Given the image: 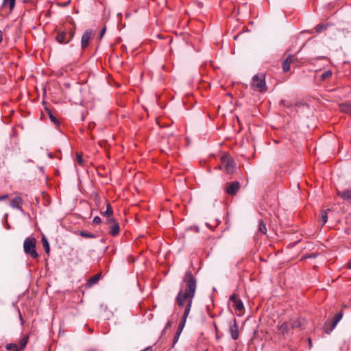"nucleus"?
Instances as JSON below:
<instances>
[{
  "instance_id": "obj_1",
  "label": "nucleus",
  "mask_w": 351,
  "mask_h": 351,
  "mask_svg": "<svg viewBox=\"0 0 351 351\" xmlns=\"http://www.w3.org/2000/svg\"><path fill=\"white\" fill-rule=\"evenodd\" d=\"M183 282L186 283V287L184 291L180 290L178 293L176 302L179 306H182L186 302V306L181 319V322L186 323L191 311L193 298L195 296L197 281L191 271L188 270L184 274Z\"/></svg>"
},
{
  "instance_id": "obj_2",
  "label": "nucleus",
  "mask_w": 351,
  "mask_h": 351,
  "mask_svg": "<svg viewBox=\"0 0 351 351\" xmlns=\"http://www.w3.org/2000/svg\"><path fill=\"white\" fill-rule=\"evenodd\" d=\"M251 87L258 92L266 91L265 75L264 73H259L253 76L251 82Z\"/></svg>"
},
{
  "instance_id": "obj_3",
  "label": "nucleus",
  "mask_w": 351,
  "mask_h": 351,
  "mask_svg": "<svg viewBox=\"0 0 351 351\" xmlns=\"http://www.w3.org/2000/svg\"><path fill=\"white\" fill-rule=\"evenodd\" d=\"M36 240L34 237H27L23 243V249L26 254L30 256L33 258H37L38 254L36 250Z\"/></svg>"
},
{
  "instance_id": "obj_4",
  "label": "nucleus",
  "mask_w": 351,
  "mask_h": 351,
  "mask_svg": "<svg viewBox=\"0 0 351 351\" xmlns=\"http://www.w3.org/2000/svg\"><path fill=\"white\" fill-rule=\"evenodd\" d=\"M221 160L222 166L219 165L218 168L220 169L223 168L228 174L232 173L235 169V164L232 158L229 155H225L221 157Z\"/></svg>"
},
{
  "instance_id": "obj_5",
  "label": "nucleus",
  "mask_w": 351,
  "mask_h": 351,
  "mask_svg": "<svg viewBox=\"0 0 351 351\" xmlns=\"http://www.w3.org/2000/svg\"><path fill=\"white\" fill-rule=\"evenodd\" d=\"M23 204V199L20 196H16L13 198L10 202V206L14 208L20 210L21 213H23L24 210L21 207V205Z\"/></svg>"
},
{
  "instance_id": "obj_6",
  "label": "nucleus",
  "mask_w": 351,
  "mask_h": 351,
  "mask_svg": "<svg viewBox=\"0 0 351 351\" xmlns=\"http://www.w3.org/2000/svg\"><path fill=\"white\" fill-rule=\"evenodd\" d=\"M92 36V31L87 29L82 34L81 38V47L82 49H86L89 43V41Z\"/></svg>"
},
{
  "instance_id": "obj_7",
  "label": "nucleus",
  "mask_w": 351,
  "mask_h": 351,
  "mask_svg": "<svg viewBox=\"0 0 351 351\" xmlns=\"http://www.w3.org/2000/svg\"><path fill=\"white\" fill-rule=\"evenodd\" d=\"M56 40L60 44H68L71 42V38H68V34L64 31L58 32Z\"/></svg>"
},
{
  "instance_id": "obj_8",
  "label": "nucleus",
  "mask_w": 351,
  "mask_h": 351,
  "mask_svg": "<svg viewBox=\"0 0 351 351\" xmlns=\"http://www.w3.org/2000/svg\"><path fill=\"white\" fill-rule=\"evenodd\" d=\"M240 188V183L239 182H233L226 187V192L229 195H235L237 192V191Z\"/></svg>"
},
{
  "instance_id": "obj_9",
  "label": "nucleus",
  "mask_w": 351,
  "mask_h": 351,
  "mask_svg": "<svg viewBox=\"0 0 351 351\" xmlns=\"http://www.w3.org/2000/svg\"><path fill=\"white\" fill-rule=\"evenodd\" d=\"M295 58L289 55L287 58L283 61L282 66L284 72H287L290 70V64L293 63L295 60Z\"/></svg>"
},
{
  "instance_id": "obj_10",
  "label": "nucleus",
  "mask_w": 351,
  "mask_h": 351,
  "mask_svg": "<svg viewBox=\"0 0 351 351\" xmlns=\"http://www.w3.org/2000/svg\"><path fill=\"white\" fill-rule=\"evenodd\" d=\"M343 317V313L342 311H340L338 313H337L334 317V319L332 321V326L331 328H330L329 330H327V328H326V326L328 324V323H326L325 324V328H326V331L327 333H329L330 332H331L335 328V326H337V323Z\"/></svg>"
},
{
  "instance_id": "obj_11",
  "label": "nucleus",
  "mask_w": 351,
  "mask_h": 351,
  "mask_svg": "<svg viewBox=\"0 0 351 351\" xmlns=\"http://www.w3.org/2000/svg\"><path fill=\"white\" fill-rule=\"evenodd\" d=\"M230 332L234 340H237L239 338L238 326L235 320L233 322V324L230 326Z\"/></svg>"
},
{
  "instance_id": "obj_12",
  "label": "nucleus",
  "mask_w": 351,
  "mask_h": 351,
  "mask_svg": "<svg viewBox=\"0 0 351 351\" xmlns=\"http://www.w3.org/2000/svg\"><path fill=\"white\" fill-rule=\"evenodd\" d=\"M185 324H186V323L180 321L178 328L177 329V331H176L174 338H173V346H174V345L178 342L179 337L185 326Z\"/></svg>"
},
{
  "instance_id": "obj_13",
  "label": "nucleus",
  "mask_w": 351,
  "mask_h": 351,
  "mask_svg": "<svg viewBox=\"0 0 351 351\" xmlns=\"http://www.w3.org/2000/svg\"><path fill=\"white\" fill-rule=\"evenodd\" d=\"M338 195L345 201H351V189L338 191Z\"/></svg>"
},
{
  "instance_id": "obj_14",
  "label": "nucleus",
  "mask_w": 351,
  "mask_h": 351,
  "mask_svg": "<svg viewBox=\"0 0 351 351\" xmlns=\"http://www.w3.org/2000/svg\"><path fill=\"white\" fill-rule=\"evenodd\" d=\"M290 323H291V328H293V329L298 328H300L303 325L304 319H302L300 317H297L295 319H291Z\"/></svg>"
},
{
  "instance_id": "obj_15",
  "label": "nucleus",
  "mask_w": 351,
  "mask_h": 351,
  "mask_svg": "<svg viewBox=\"0 0 351 351\" xmlns=\"http://www.w3.org/2000/svg\"><path fill=\"white\" fill-rule=\"evenodd\" d=\"M108 228H109V233L112 236H116L119 233L120 227L117 222H115L112 225L110 226Z\"/></svg>"
},
{
  "instance_id": "obj_16",
  "label": "nucleus",
  "mask_w": 351,
  "mask_h": 351,
  "mask_svg": "<svg viewBox=\"0 0 351 351\" xmlns=\"http://www.w3.org/2000/svg\"><path fill=\"white\" fill-rule=\"evenodd\" d=\"M290 328H291L290 322H284L280 326L279 330L280 332L284 334L287 333L290 330Z\"/></svg>"
},
{
  "instance_id": "obj_17",
  "label": "nucleus",
  "mask_w": 351,
  "mask_h": 351,
  "mask_svg": "<svg viewBox=\"0 0 351 351\" xmlns=\"http://www.w3.org/2000/svg\"><path fill=\"white\" fill-rule=\"evenodd\" d=\"M16 0H3V7H9L10 10H12L15 5Z\"/></svg>"
},
{
  "instance_id": "obj_18",
  "label": "nucleus",
  "mask_w": 351,
  "mask_h": 351,
  "mask_svg": "<svg viewBox=\"0 0 351 351\" xmlns=\"http://www.w3.org/2000/svg\"><path fill=\"white\" fill-rule=\"evenodd\" d=\"M233 305H234L235 310L239 311H242L244 308L243 304L240 299L234 301V302L233 303Z\"/></svg>"
},
{
  "instance_id": "obj_19",
  "label": "nucleus",
  "mask_w": 351,
  "mask_h": 351,
  "mask_svg": "<svg viewBox=\"0 0 351 351\" xmlns=\"http://www.w3.org/2000/svg\"><path fill=\"white\" fill-rule=\"evenodd\" d=\"M42 243H43V247L45 248V252L47 254H49L50 252V246H49L48 240L47 239V238L45 237H43Z\"/></svg>"
},
{
  "instance_id": "obj_20",
  "label": "nucleus",
  "mask_w": 351,
  "mask_h": 351,
  "mask_svg": "<svg viewBox=\"0 0 351 351\" xmlns=\"http://www.w3.org/2000/svg\"><path fill=\"white\" fill-rule=\"evenodd\" d=\"M112 213L113 211L109 204L107 206L106 210L101 212V214L106 217L112 216Z\"/></svg>"
},
{
  "instance_id": "obj_21",
  "label": "nucleus",
  "mask_w": 351,
  "mask_h": 351,
  "mask_svg": "<svg viewBox=\"0 0 351 351\" xmlns=\"http://www.w3.org/2000/svg\"><path fill=\"white\" fill-rule=\"evenodd\" d=\"M27 341H28V337L27 336L23 337L20 340L19 345H20V349L21 350H23L26 346V345L27 343Z\"/></svg>"
},
{
  "instance_id": "obj_22",
  "label": "nucleus",
  "mask_w": 351,
  "mask_h": 351,
  "mask_svg": "<svg viewBox=\"0 0 351 351\" xmlns=\"http://www.w3.org/2000/svg\"><path fill=\"white\" fill-rule=\"evenodd\" d=\"M6 349L10 351H19L18 345L16 343H9L5 346Z\"/></svg>"
},
{
  "instance_id": "obj_23",
  "label": "nucleus",
  "mask_w": 351,
  "mask_h": 351,
  "mask_svg": "<svg viewBox=\"0 0 351 351\" xmlns=\"http://www.w3.org/2000/svg\"><path fill=\"white\" fill-rule=\"evenodd\" d=\"M327 26H328V25L318 24L315 27V31L317 33H321L327 29Z\"/></svg>"
},
{
  "instance_id": "obj_24",
  "label": "nucleus",
  "mask_w": 351,
  "mask_h": 351,
  "mask_svg": "<svg viewBox=\"0 0 351 351\" xmlns=\"http://www.w3.org/2000/svg\"><path fill=\"white\" fill-rule=\"evenodd\" d=\"M332 75V71L330 70H326V71H324L322 75H321V79L322 80H324L327 78H329L330 77H331Z\"/></svg>"
},
{
  "instance_id": "obj_25",
  "label": "nucleus",
  "mask_w": 351,
  "mask_h": 351,
  "mask_svg": "<svg viewBox=\"0 0 351 351\" xmlns=\"http://www.w3.org/2000/svg\"><path fill=\"white\" fill-rule=\"evenodd\" d=\"M258 230L260 232H261L263 234H265L267 232V228H266L265 224L263 223V221L262 220H261L259 221Z\"/></svg>"
},
{
  "instance_id": "obj_26",
  "label": "nucleus",
  "mask_w": 351,
  "mask_h": 351,
  "mask_svg": "<svg viewBox=\"0 0 351 351\" xmlns=\"http://www.w3.org/2000/svg\"><path fill=\"white\" fill-rule=\"evenodd\" d=\"M79 234L80 236L83 237L88 238V239H91V238H95V235L94 234L86 232H84V231H80Z\"/></svg>"
},
{
  "instance_id": "obj_27",
  "label": "nucleus",
  "mask_w": 351,
  "mask_h": 351,
  "mask_svg": "<svg viewBox=\"0 0 351 351\" xmlns=\"http://www.w3.org/2000/svg\"><path fill=\"white\" fill-rule=\"evenodd\" d=\"M99 279V276L95 275L88 280V284L90 285H95L98 282Z\"/></svg>"
},
{
  "instance_id": "obj_28",
  "label": "nucleus",
  "mask_w": 351,
  "mask_h": 351,
  "mask_svg": "<svg viewBox=\"0 0 351 351\" xmlns=\"http://www.w3.org/2000/svg\"><path fill=\"white\" fill-rule=\"evenodd\" d=\"M322 226L327 222L328 215H327L326 210H324L322 212Z\"/></svg>"
},
{
  "instance_id": "obj_29",
  "label": "nucleus",
  "mask_w": 351,
  "mask_h": 351,
  "mask_svg": "<svg viewBox=\"0 0 351 351\" xmlns=\"http://www.w3.org/2000/svg\"><path fill=\"white\" fill-rule=\"evenodd\" d=\"M76 160L80 165L82 166L84 165V160L81 154H77Z\"/></svg>"
},
{
  "instance_id": "obj_30",
  "label": "nucleus",
  "mask_w": 351,
  "mask_h": 351,
  "mask_svg": "<svg viewBox=\"0 0 351 351\" xmlns=\"http://www.w3.org/2000/svg\"><path fill=\"white\" fill-rule=\"evenodd\" d=\"M116 221L114 220V217L112 216H110L109 217H106V223L108 225V227L113 223H114Z\"/></svg>"
},
{
  "instance_id": "obj_31",
  "label": "nucleus",
  "mask_w": 351,
  "mask_h": 351,
  "mask_svg": "<svg viewBox=\"0 0 351 351\" xmlns=\"http://www.w3.org/2000/svg\"><path fill=\"white\" fill-rule=\"evenodd\" d=\"M49 119H50L51 121L54 123L55 124H56V125L59 124V121H58L56 117L53 114H52L51 112L49 113Z\"/></svg>"
},
{
  "instance_id": "obj_32",
  "label": "nucleus",
  "mask_w": 351,
  "mask_h": 351,
  "mask_svg": "<svg viewBox=\"0 0 351 351\" xmlns=\"http://www.w3.org/2000/svg\"><path fill=\"white\" fill-rule=\"evenodd\" d=\"M93 223L94 224H99L101 223V219L99 217L96 216L93 218Z\"/></svg>"
},
{
  "instance_id": "obj_33",
  "label": "nucleus",
  "mask_w": 351,
  "mask_h": 351,
  "mask_svg": "<svg viewBox=\"0 0 351 351\" xmlns=\"http://www.w3.org/2000/svg\"><path fill=\"white\" fill-rule=\"evenodd\" d=\"M172 326V322L171 321H168L167 323L166 324V326L162 331V333L165 332V330L168 329L169 328L171 327Z\"/></svg>"
},
{
  "instance_id": "obj_34",
  "label": "nucleus",
  "mask_w": 351,
  "mask_h": 351,
  "mask_svg": "<svg viewBox=\"0 0 351 351\" xmlns=\"http://www.w3.org/2000/svg\"><path fill=\"white\" fill-rule=\"evenodd\" d=\"M238 300H239V298H237V296L236 294H232L230 297V300L232 301L233 303L234 302V301Z\"/></svg>"
},
{
  "instance_id": "obj_35",
  "label": "nucleus",
  "mask_w": 351,
  "mask_h": 351,
  "mask_svg": "<svg viewBox=\"0 0 351 351\" xmlns=\"http://www.w3.org/2000/svg\"><path fill=\"white\" fill-rule=\"evenodd\" d=\"M74 34H75L74 31L71 30L68 35V38H71V40L74 36Z\"/></svg>"
},
{
  "instance_id": "obj_36",
  "label": "nucleus",
  "mask_w": 351,
  "mask_h": 351,
  "mask_svg": "<svg viewBox=\"0 0 351 351\" xmlns=\"http://www.w3.org/2000/svg\"><path fill=\"white\" fill-rule=\"evenodd\" d=\"M106 27H104L101 32H100V38H101L103 37V36L104 35L105 32H106Z\"/></svg>"
},
{
  "instance_id": "obj_37",
  "label": "nucleus",
  "mask_w": 351,
  "mask_h": 351,
  "mask_svg": "<svg viewBox=\"0 0 351 351\" xmlns=\"http://www.w3.org/2000/svg\"><path fill=\"white\" fill-rule=\"evenodd\" d=\"M17 311H18V313H19V316L20 320L21 321V323L23 324V319L22 317V315H21V312H20L19 308L17 309Z\"/></svg>"
},
{
  "instance_id": "obj_38",
  "label": "nucleus",
  "mask_w": 351,
  "mask_h": 351,
  "mask_svg": "<svg viewBox=\"0 0 351 351\" xmlns=\"http://www.w3.org/2000/svg\"><path fill=\"white\" fill-rule=\"evenodd\" d=\"M8 195H3L0 196V201L5 199L8 197Z\"/></svg>"
},
{
  "instance_id": "obj_39",
  "label": "nucleus",
  "mask_w": 351,
  "mask_h": 351,
  "mask_svg": "<svg viewBox=\"0 0 351 351\" xmlns=\"http://www.w3.org/2000/svg\"><path fill=\"white\" fill-rule=\"evenodd\" d=\"M3 40V32L1 30H0V43H1Z\"/></svg>"
},
{
  "instance_id": "obj_40",
  "label": "nucleus",
  "mask_w": 351,
  "mask_h": 351,
  "mask_svg": "<svg viewBox=\"0 0 351 351\" xmlns=\"http://www.w3.org/2000/svg\"><path fill=\"white\" fill-rule=\"evenodd\" d=\"M348 268L351 269V261L348 263Z\"/></svg>"
},
{
  "instance_id": "obj_41",
  "label": "nucleus",
  "mask_w": 351,
  "mask_h": 351,
  "mask_svg": "<svg viewBox=\"0 0 351 351\" xmlns=\"http://www.w3.org/2000/svg\"><path fill=\"white\" fill-rule=\"evenodd\" d=\"M308 344H309L310 346H311V339H308Z\"/></svg>"
},
{
  "instance_id": "obj_42",
  "label": "nucleus",
  "mask_w": 351,
  "mask_h": 351,
  "mask_svg": "<svg viewBox=\"0 0 351 351\" xmlns=\"http://www.w3.org/2000/svg\"><path fill=\"white\" fill-rule=\"evenodd\" d=\"M281 104H285V101L283 100L281 101Z\"/></svg>"
}]
</instances>
